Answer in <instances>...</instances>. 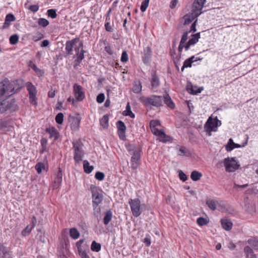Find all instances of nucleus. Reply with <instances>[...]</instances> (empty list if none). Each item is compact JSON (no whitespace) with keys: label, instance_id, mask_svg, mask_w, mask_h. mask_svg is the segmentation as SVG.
Wrapping results in <instances>:
<instances>
[{"label":"nucleus","instance_id":"59","mask_svg":"<svg viewBox=\"0 0 258 258\" xmlns=\"http://www.w3.org/2000/svg\"><path fill=\"white\" fill-rule=\"evenodd\" d=\"M55 91L53 90V89H51L48 93V96L49 97V98H54L55 97Z\"/></svg>","mask_w":258,"mask_h":258},{"label":"nucleus","instance_id":"10","mask_svg":"<svg viewBox=\"0 0 258 258\" xmlns=\"http://www.w3.org/2000/svg\"><path fill=\"white\" fill-rule=\"evenodd\" d=\"M74 148L75 149L74 160L77 162H80L82 160L84 156L83 145L80 142L74 143Z\"/></svg>","mask_w":258,"mask_h":258},{"label":"nucleus","instance_id":"4","mask_svg":"<svg viewBox=\"0 0 258 258\" xmlns=\"http://www.w3.org/2000/svg\"><path fill=\"white\" fill-rule=\"evenodd\" d=\"M128 203L131 207L132 214L136 217H138L141 215L143 211L146 208L145 204H142L140 200L137 198L130 199Z\"/></svg>","mask_w":258,"mask_h":258},{"label":"nucleus","instance_id":"44","mask_svg":"<svg viewBox=\"0 0 258 258\" xmlns=\"http://www.w3.org/2000/svg\"><path fill=\"white\" fill-rule=\"evenodd\" d=\"M149 1L150 0H144L142 3L140 9L142 12H144L146 11L147 8L149 6Z\"/></svg>","mask_w":258,"mask_h":258},{"label":"nucleus","instance_id":"17","mask_svg":"<svg viewBox=\"0 0 258 258\" xmlns=\"http://www.w3.org/2000/svg\"><path fill=\"white\" fill-rule=\"evenodd\" d=\"M186 88L188 92L191 94L200 93L203 90V87H198L197 86H194L190 82L187 83Z\"/></svg>","mask_w":258,"mask_h":258},{"label":"nucleus","instance_id":"29","mask_svg":"<svg viewBox=\"0 0 258 258\" xmlns=\"http://www.w3.org/2000/svg\"><path fill=\"white\" fill-rule=\"evenodd\" d=\"M142 84L141 83L140 81H137L135 82L134 84L133 88V91L135 93H140L142 91Z\"/></svg>","mask_w":258,"mask_h":258},{"label":"nucleus","instance_id":"51","mask_svg":"<svg viewBox=\"0 0 258 258\" xmlns=\"http://www.w3.org/2000/svg\"><path fill=\"white\" fill-rule=\"evenodd\" d=\"M128 55L126 51H124L122 52L121 56V61L123 62H126L128 61Z\"/></svg>","mask_w":258,"mask_h":258},{"label":"nucleus","instance_id":"18","mask_svg":"<svg viewBox=\"0 0 258 258\" xmlns=\"http://www.w3.org/2000/svg\"><path fill=\"white\" fill-rule=\"evenodd\" d=\"M200 38V33H197L195 34H193L191 35V37L189 39V40L187 42L184 46V48L185 50L188 49L189 47L191 45H195L197 43L199 38Z\"/></svg>","mask_w":258,"mask_h":258},{"label":"nucleus","instance_id":"35","mask_svg":"<svg viewBox=\"0 0 258 258\" xmlns=\"http://www.w3.org/2000/svg\"><path fill=\"white\" fill-rule=\"evenodd\" d=\"M202 174L198 171H193L190 174V178L193 181H198L201 179Z\"/></svg>","mask_w":258,"mask_h":258},{"label":"nucleus","instance_id":"19","mask_svg":"<svg viewBox=\"0 0 258 258\" xmlns=\"http://www.w3.org/2000/svg\"><path fill=\"white\" fill-rule=\"evenodd\" d=\"M247 144V141L243 143L242 145L236 144L234 143L232 139H230L226 146V149L227 151H231L235 148H241L245 147Z\"/></svg>","mask_w":258,"mask_h":258},{"label":"nucleus","instance_id":"53","mask_svg":"<svg viewBox=\"0 0 258 258\" xmlns=\"http://www.w3.org/2000/svg\"><path fill=\"white\" fill-rule=\"evenodd\" d=\"M95 178L99 180H102L104 178V174L101 172H97L96 173Z\"/></svg>","mask_w":258,"mask_h":258},{"label":"nucleus","instance_id":"55","mask_svg":"<svg viewBox=\"0 0 258 258\" xmlns=\"http://www.w3.org/2000/svg\"><path fill=\"white\" fill-rule=\"evenodd\" d=\"M179 176L180 180L183 181H185L187 179L186 175L181 170L179 172Z\"/></svg>","mask_w":258,"mask_h":258},{"label":"nucleus","instance_id":"40","mask_svg":"<svg viewBox=\"0 0 258 258\" xmlns=\"http://www.w3.org/2000/svg\"><path fill=\"white\" fill-rule=\"evenodd\" d=\"M248 243L255 249L258 250V240L252 238L248 240Z\"/></svg>","mask_w":258,"mask_h":258},{"label":"nucleus","instance_id":"5","mask_svg":"<svg viewBox=\"0 0 258 258\" xmlns=\"http://www.w3.org/2000/svg\"><path fill=\"white\" fill-rule=\"evenodd\" d=\"M221 124V121L219 120L217 117L213 118L212 116H210L206 121L204 129L208 136L212 135V132H216L218 126Z\"/></svg>","mask_w":258,"mask_h":258},{"label":"nucleus","instance_id":"21","mask_svg":"<svg viewBox=\"0 0 258 258\" xmlns=\"http://www.w3.org/2000/svg\"><path fill=\"white\" fill-rule=\"evenodd\" d=\"M62 173L60 168H58L57 173L55 175L54 179L53 188H57L60 185L62 181Z\"/></svg>","mask_w":258,"mask_h":258},{"label":"nucleus","instance_id":"56","mask_svg":"<svg viewBox=\"0 0 258 258\" xmlns=\"http://www.w3.org/2000/svg\"><path fill=\"white\" fill-rule=\"evenodd\" d=\"M36 223H37L36 218L34 216H33L32 217L31 223L30 225H29L30 226V227L31 228V229H33L35 227V226L36 225Z\"/></svg>","mask_w":258,"mask_h":258},{"label":"nucleus","instance_id":"43","mask_svg":"<svg viewBox=\"0 0 258 258\" xmlns=\"http://www.w3.org/2000/svg\"><path fill=\"white\" fill-rule=\"evenodd\" d=\"M55 121L56 122L59 124L62 123L63 121V114L62 113H58L55 116Z\"/></svg>","mask_w":258,"mask_h":258},{"label":"nucleus","instance_id":"1","mask_svg":"<svg viewBox=\"0 0 258 258\" xmlns=\"http://www.w3.org/2000/svg\"><path fill=\"white\" fill-rule=\"evenodd\" d=\"M23 86V81L16 80L10 81L5 79L0 82V95L11 96L19 91Z\"/></svg>","mask_w":258,"mask_h":258},{"label":"nucleus","instance_id":"14","mask_svg":"<svg viewBox=\"0 0 258 258\" xmlns=\"http://www.w3.org/2000/svg\"><path fill=\"white\" fill-rule=\"evenodd\" d=\"M73 93L76 100L78 101H81L85 97V92L83 91L82 87L77 84H75L73 86Z\"/></svg>","mask_w":258,"mask_h":258},{"label":"nucleus","instance_id":"31","mask_svg":"<svg viewBox=\"0 0 258 258\" xmlns=\"http://www.w3.org/2000/svg\"><path fill=\"white\" fill-rule=\"evenodd\" d=\"M70 235L73 239H77L80 236V233L76 228H72L70 229Z\"/></svg>","mask_w":258,"mask_h":258},{"label":"nucleus","instance_id":"22","mask_svg":"<svg viewBox=\"0 0 258 258\" xmlns=\"http://www.w3.org/2000/svg\"><path fill=\"white\" fill-rule=\"evenodd\" d=\"M46 132L49 134L50 138L56 140L58 138L59 133L54 127H49L46 128Z\"/></svg>","mask_w":258,"mask_h":258},{"label":"nucleus","instance_id":"41","mask_svg":"<svg viewBox=\"0 0 258 258\" xmlns=\"http://www.w3.org/2000/svg\"><path fill=\"white\" fill-rule=\"evenodd\" d=\"M19 39V37L17 34L12 35L10 37V43L12 45H15L18 42Z\"/></svg>","mask_w":258,"mask_h":258},{"label":"nucleus","instance_id":"57","mask_svg":"<svg viewBox=\"0 0 258 258\" xmlns=\"http://www.w3.org/2000/svg\"><path fill=\"white\" fill-rule=\"evenodd\" d=\"M178 154L180 156H183L186 155V150L183 147H180L179 149Z\"/></svg>","mask_w":258,"mask_h":258},{"label":"nucleus","instance_id":"7","mask_svg":"<svg viewBox=\"0 0 258 258\" xmlns=\"http://www.w3.org/2000/svg\"><path fill=\"white\" fill-rule=\"evenodd\" d=\"M224 163L226 171L228 172H234L240 167V164L235 157L225 158Z\"/></svg>","mask_w":258,"mask_h":258},{"label":"nucleus","instance_id":"34","mask_svg":"<svg viewBox=\"0 0 258 258\" xmlns=\"http://www.w3.org/2000/svg\"><path fill=\"white\" fill-rule=\"evenodd\" d=\"M195 58V56H192L191 57L186 59L183 63V65L181 68V71H183L184 69L185 68H190L191 67V64L193 63V59Z\"/></svg>","mask_w":258,"mask_h":258},{"label":"nucleus","instance_id":"27","mask_svg":"<svg viewBox=\"0 0 258 258\" xmlns=\"http://www.w3.org/2000/svg\"><path fill=\"white\" fill-rule=\"evenodd\" d=\"M83 168L85 173L87 174L90 173L93 170V166L90 165L87 160L83 161Z\"/></svg>","mask_w":258,"mask_h":258},{"label":"nucleus","instance_id":"39","mask_svg":"<svg viewBox=\"0 0 258 258\" xmlns=\"http://www.w3.org/2000/svg\"><path fill=\"white\" fill-rule=\"evenodd\" d=\"M35 168L38 173L40 174L42 173V171L45 169V166L44 163L39 162L35 165Z\"/></svg>","mask_w":258,"mask_h":258},{"label":"nucleus","instance_id":"54","mask_svg":"<svg viewBox=\"0 0 258 258\" xmlns=\"http://www.w3.org/2000/svg\"><path fill=\"white\" fill-rule=\"evenodd\" d=\"M43 37V34L40 33H38L35 36L33 37V40L35 41H37L41 39Z\"/></svg>","mask_w":258,"mask_h":258},{"label":"nucleus","instance_id":"12","mask_svg":"<svg viewBox=\"0 0 258 258\" xmlns=\"http://www.w3.org/2000/svg\"><path fill=\"white\" fill-rule=\"evenodd\" d=\"M206 0H195L192 6L191 13L195 14V16H199L202 13V10Z\"/></svg>","mask_w":258,"mask_h":258},{"label":"nucleus","instance_id":"33","mask_svg":"<svg viewBox=\"0 0 258 258\" xmlns=\"http://www.w3.org/2000/svg\"><path fill=\"white\" fill-rule=\"evenodd\" d=\"M109 116L107 114L104 115L100 120L101 125L103 128H107L108 126Z\"/></svg>","mask_w":258,"mask_h":258},{"label":"nucleus","instance_id":"58","mask_svg":"<svg viewBox=\"0 0 258 258\" xmlns=\"http://www.w3.org/2000/svg\"><path fill=\"white\" fill-rule=\"evenodd\" d=\"M47 141L46 139H42L41 140V144L42 147L43 149L44 150L47 146Z\"/></svg>","mask_w":258,"mask_h":258},{"label":"nucleus","instance_id":"52","mask_svg":"<svg viewBox=\"0 0 258 258\" xmlns=\"http://www.w3.org/2000/svg\"><path fill=\"white\" fill-rule=\"evenodd\" d=\"M104 94L103 93H100L97 96L96 101L99 103H102L104 101Z\"/></svg>","mask_w":258,"mask_h":258},{"label":"nucleus","instance_id":"60","mask_svg":"<svg viewBox=\"0 0 258 258\" xmlns=\"http://www.w3.org/2000/svg\"><path fill=\"white\" fill-rule=\"evenodd\" d=\"M79 253H80V255L81 258H90L89 255L84 251L79 250Z\"/></svg>","mask_w":258,"mask_h":258},{"label":"nucleus","instance_id":"38","mask_svg":"<svg viewBox=\"0 0 258 258\" xmlns=\"http://www.w3.org/2000/svg\"><path fill=\"white\" fill-rule=\"evenodd\" d=\"M91 248L93 251L98 252L101 249V244L96 242L95 241H93L92 242Z\"/></svg>","mask_w":258,"mask_h":258},{"label":"nucleus","instance_id":"23","mask_svg":"<svg viewBox=\"0 0 258 258\" xmlns=\"http://www.w3.org/2000/svg\"><path fill=\"white\" fill-rule=\"evenodd\" d=\"M15 21V17L12 14H8L5 18V23L3 24V28L7 29L11 25V23Z\"/></svg>","mask_w":258,"mask_h":258},{"label":"nucleus","instance_id":"13","mask_svg":"<svg viewBox=\"0 0 258 258\" xmlns=\"http://www.w3.org/2000/svg\"><path fill=\"white\" fill-rule=\"evenodd\" d=\"M15 105V100L14 99H4L0 101V113H2L7 110L12 109Z\"/></svg>","mask_w":258,"mask_h":258},{"label":"nucleus","instance_id":"46","mask_svg":"<svg viewBox=\"0 0 258 258\" xmlns=\"http://www.w3.org/2000/svg\"><path fill=\"white\" fill-rule=\"evenodd\" d=\"M26 8L31 11V12L33 13H35L37 12L39 10V7L37 5H30L27 6L26 5Z\"/></svg>","mask_w":258,"mask_h":258},{"label":"nucleus","instance_id":"49","mask_svg":"<svg viewBox=\"0 0 258 258\" xmlns=\"http://www.w3.org/2000/svg\"><path fill=\"white\" fill-rule=\"evenodd\" d=\"M198 224L200 226H204L207 224V220L202 217H199L197 220Z\"/></svg>","mask_w":258,"mask_h":258},{"label":"nucleus","instance_id":"64","mask_svg":"<svg viewBox=\"0 0 258 258\" xmlns=\"http://www.w3.org/2000/svg\"><path fill=\"white\" fill-rule=\"evenodd\" d=\"M105 50L109 54H113V50L110 46H106L105 47Z\"/></svg>","mask_w":258,"mask_h":258},{"label":"nucleus","instance_id":"37","mask_svg":"<svg viewBox=\"0 0 258 258\" xmlns=\"http://www.w3.org/2000/svg\"><path fill=\"white\" fill-rule=\"evenodd\" d=\"M112 218V212L110 211H107L103 219V222L105 225H107Z\"/></svg>","mask_w":258,"mask_h":258},{"label":"nucleus","instance_id":"2","mask_svg":"<svg viewBox=\"0 0 258 258\" xmlns=\"http://www.w3.org/2000/svg\"><path fill=\"white\" fill-rule=\"evenodd\" d=\"M160 125V123L158 120H152L150 121V126L152 133L157 136L160 141L162 142H167L170 141V137L166 135L163 131L157 128Z\"/></svg>","mask_w":258,"mask_h":258},{"label":"nucleus","instance_id":"24","mask_svg":"<svg viewBox=\"0 0 258 258\" xmlns=\"http://www.w3.org/2000/svg\"><path fill=\"white\" fill-rule=\"evenodd\" d=\"M222 226L224 229L229 231L232 229V223L230 220L227 218H223L221 220Z\"/></svg>","mask_w":258,"mask_h":258},{"label":"nucleus","instance_id":"8","mask_svg":"<svg viewBox=\"0 0 258 258\" xmlns=\"http://www.w3.org/2000/svg\"><path fill=\"white\" fill-rule=\"evenodd\" d=\"M26 87L29 93V101L30 103L34 106H37L36 88L30 82L26 83Z\"/></svg>","mask_w":258,"mask_h":258},{"label":"nucleus","instance_id":"47","mask_svg":"<svg viewBox=\"0 0 258 258\" xmlns=\"http://www.w3.org/2000/svg\"><path fill=\"white\" fill-rule=\"evenodd\" d=\"M47 13L48 16L52 19L55 18L57 16L56 11L54 9L48 10Z\"/></svg>","mask_w":258,"mask_h":258},{"label":"nucleus","instance_id":"48","mask_svg":"<svg viewBox=\"0 0 258 258\" xmlns=\"http://www.w3.org/2000/svg\"><path fill=\"white\" fill-rule=\"evenodd\" d=\"M8 253L7 248L0 244V257H2L3 255H5Z\"/></svg>","mask_w":258,"mask_h":258},{"label":"nucleus","instance_id":"15","mask_svg":"<svg viewBox=\"0 0 258 258\" xmlns=\"http://www.w3.org/2000/svg\"><path fill=\"white\" fill-rule=\"evenodd\" d=\"M79 41V38H75L71 40L67 41L66 43L65 50L66 54L68 56L73 55V49H75V45Z\"/></svg>","mask_w":258,"mask_h":258},{"label":"nucleus","instance_id":"45","mask_svg":"<svg viewBox=\"0 0 258 258\" xmlns=\"http://www.w3.org/2000/svg\"><path fill=\"white\" fill-rule=\"evenodd\" d=\"M117 128L118 131L125 132L126 130V126L124 123L120 120L117 122Z\"/></svg>","mask_w":258,"mask_h":258},{"label":"nucleus","instance_id":"26","mask_svg":"<svg viewBox=\"0 0 258 258\" xmlns=\"http://www.w3.org/2000/svg\"><path fill=\"white\" fill-rule=\"evenodd\" d=\"M80 124V119L78 117L73 118L71 123V127L73 131H77L79 130Z\"/></svg>","mask_w":258,"mask_h":258},{"label":"nucleus","instance_id":"28","mask_svg":"<svg viewBox=\"0 0 258 258\" xmlns=\"http://www.w3.org/2000/svg\"><path fill=\"white\" fill-rule=\"evenodd\" d=\"M163 98L164 102L171 109H173L174 108L175 105L168 95L163 97Z\"/></svg>","mask_w":258,"mask_h":258},{"label":"nucleus","instance_id":"50","mask_svg":"<svg viewBox=\"0 0 258 258\" xmlns=\"http://www.w3.org/2000/svg\"><path fill=\"white\" fill-rule=\"evenodd\" d=\"M33 229H31L29 225H28L23 231L22 234L23 236H26L28 235Z\"/></svg>","mask_w":258,"mask_h":258},{"label":"nucleus","instance_id":"16","mask_svg":"<svg viewBox=\"0 0 258 258\" xmlns=\"http://www.w3.org/2000/svg\"><path fill=\"white\" fill-rule=\"evenodd\" d=\"M140 155L138 150H135L131 159V167L133 169H136L140 164Z\"/></svg>","mask_w":258,"mask_h":258},{"label":"nucleus","instance_id":"25","mask_svg":"<svg viewBox=\"0 0 258 258\" xmlns=\"http://www.w3.org/2000/svg\"><path fill=\"white\" fill-rule=\"evenodd\" d=\"M198 16H195L192 13L185 15L183 19L184 20V25H186L190 23Z\"/></svg>","mask_w":258,"mask_h":258},{"label":"nucleus","instance_id":"32","mask_svg":"<svg viewBox=\"0 0 258 258\" xmlns=\"http://www.w3.org/2000/svg\"><path fill=\"white\" fill-rule=\"evenodd\" d=\"M160 84L159 78L155 74L152 75L151 86L153 88H157Z\"/></svg>","mask_w":258,"mask_h":258},{"label":"nucleus","instance_id":"63","mask_svg":"<svg viewBox=\"0 0 258 258\" xmlns=\"http://www.w3.org/2000/svg\"><path fill=\"white\" fill-rule=\"evenodd\" d=\"M244 250L245 252L247 254H251L252 252V249L249 246H245L244 248Z\"/></svg>","mask_w":258,"mask_h":258},{"label":"nucleus","instance_id":"62","mask_svg":"<svg viewBox=\"0 0 258 258\" xmlns=\"http://www.w3.org/2000/svg\"><path fill=\"white\" fill-rule=\"evenodd\" d=\"M144 243L147 246H149L151 244L150 238L149 237H146L144 239Z\"/></svg>","mask_w":258,"mask_h":258},{"label":"nucleus","instance_id":"30","mask_svg":"<svg viewBox=\"0 0 258 258\" xmlns=\"http://www.w3.org/2000/svg\"><path fill=\"white\" fill-rule=\"evenodd\" d=\"M123 115L124 116H129L132 118H135V115L131 110V108L129 103L126 105L125 110L123 112Z\"/></svg>","mask_w":258,"mask_h":258},{"label":"nucleus","instance_id":"36","mask_svg":"<svg viewBox=\"0 0 258 258\" xmlns=\"http://www.w3.org/2000/svg\"><path fill=\"white\" fill-rule=\"evenodd\" d=\"M206 204L208 207L213 211H214L217 208L216 202L211 199H208L206 201Z\"/></svg>","mask_w":258,"mask_h":258},{"label":"nucleus","instance_id":"11","mask_svg":"<svg viewBox=\"0 0 258 258\" xmlns=\"http://www.w3.org/2000/svg\"><path fill=\"white\" fill-rule=\"evenodd\" d=\"M75 54L74 57H76L75 61L80 63L84 58L85 51L83 49V43L82 41L80 42V44L78 46L75 47Z\"/></svg>","mask_w":258,"mask_h":258},{"label":"nucleus","instance_id":"6","mask_svg":"<svg viewBox=\"0 0 258 258\" xmlns=\"http://www.w3.org/2000/svg\"><path fill=\"white\" fill-rule=\"evenodd\" d=\"M91 190L92 192L93 207L95 211L96 208L102 202L103 196L102 191L99 188L94 185H91Z\"/></svg>","mask_w":258,"mask_h":258},{"label":"nucleus","instance_id":"42","mask_svg":"<svg viewBox=\"0 0 258 258\" xmlns=\"http://www.w3.org/2000/svg\"><path fill=\"white\" fill-rule=\"evenodd\" d=\"M38 24L43 27H45L49 25V22L46 19L40 18L38 21Z\"/></svg>","mask_w":258,"mask_h":258},{"label":"nucleus","instance_id":"20","mask_svg":"<svg viewBox=\"0 0 258 258\" xmlns=\"http://www.w3.org/2000/svg\"><path fill=\"white\" fill-rule=\"evenodd\" d=\"M142 53L143 61L145 63H147L152 54L151 48L149 46L145 47Z\"/></svg>","mask_w":258,"mask_h":258},{"label":"nucleus","instance_id":"61","mask_svg":"<svg viewBox=\"0 0 258 258\" xmlns=\"http://www.w3.org/2000/svg\"><path fill=\"white\" fill-rule=\"evenodd\" d=\"M7 122L4 120H0V130L3 129L6 127Z\"/></svg>","mask_w":258,"mask_h":258},{"label":"nucleus","instance_id":"3","mask_svg":"<svg viewBox=\"0 0 258 258\" xmlns=\"http://www.w3.org/2000/svg\"><path fill=\"white\" fill-rule=\"evenodd\" d=\"M140 100L146 106L158 107L162 105L163 98L161 96L152 95L149 97H142Z\"/></svg>","mask_w":258,"mask_h":258},{"label":"nucleus","instance_id":"9","mask_svg":"<svg viewBox=\"0 0 258 258\" xmlns=\"http://www.w3.org/2000/svg\"><path fill=\"white\" fill-rule=\"evenodd\" d=\"M197 21L196 20L191 25L189 31H186L183 33L179 45L178 46V51L181 52L183 48H184L185 44L187 43L186 41L188 38V34L189 32H195L196 31V24Z\"/></svg>","mask_w":258,"mask_h":258}]
</instances>
